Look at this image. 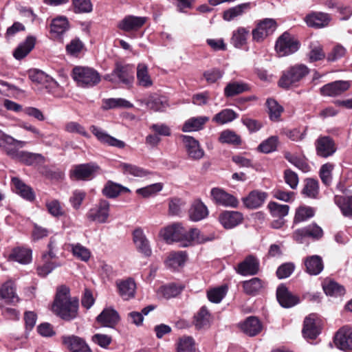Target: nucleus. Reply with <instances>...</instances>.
Wrapping results in <instances>:
<instances>
[{
    "instance_id": "f257e3e1",
    "label": "nucleus",
    "mask_w": 352,
    "mask_h": 352,
    "mask_svg": "<svg viewBox=\"0 0 352 352\" xmlns=\"http://www.w3.org/2000/svg\"><path fill=\"white\" fill-rule=\"evenodd\" d=\"M25 145L26 142L15 140L0 130V147L10 158L27 166H36L44 162L45 158L41 154L19 151Z\"/></svg>"
},
{
    "instance_id": "f03ea898",
    "label": "nucleus",
    "mask_w": 352,
    "mask_h": 352,
    "mask_svg": "<svg viewBox=\"0 0 352 352\" xmlns=\"http://www.w3.org/2000/svg\"><path fill=\"white\" fill-rule=\"evenodd\" d=\"M78 300H72L69 298V289L65 285H61L57 289L53 303V310L62 319L70 320L77 314Z\"/></svg>"
},
{
    "instance_id": "7ed1b4c3",
    "label": "nucleus",
    "mask_w": 352,
    "mask_h": 352,
    "mask_svg": "<svg viewBox=\"0 0 352 352\" xmlns=\"http://www.w3.org/2000/svg\"><path fill=\"white\" fill-rule=\"evenodd\" d=\"M309 73V69L303 64H296L286 69L279 80L280 87L288 89L297 86L298 82Z\"/></svg>"
},
{
    "instance_id": "20e7f679",
    "label": "nucleus",
    "mask_w": 352,
    "mask_h": 352,
    "mask_svg": "<svg viewBox=\"0 0 352 352\" xmlns=\"http://www.w3.org/2000/svg\"><path fill=\"white\" fill-rule=\"evenodd\" d=\"M299 48V43L289 33L284 32L276 41L275 50L278 56L290 55Z\"/></svg>"
},
{
    "instance_id": "39448f33",
    "label": "nucleus",
    "mask_w": 352,
    "mask_h": 352,
    "mask_svg": "<svg viewBox=\"0 0 352 352\" xmlns=\"http://www.w3.org/2000/svg\"><path fill=\"white\" fill-rule=\"evenodd\" d=\"M277 28V23L273 19L266 18L259 21L256 28L252 30V40L257 43L264 41L268 36L272 34Z\"/></svg>"
},
{
    "instance_id": "423d86ee",
    "label": "nucleus",
    "mask_w": 352,
    "mask_h": 352,
    "mask_svg": "<svg viewBox=\"0 0 352 352\" xmlns=\"http://www.w3.org/2000/svg\"><path fill=\"white\" fill-rule=\"evenodd\" d=\"M322 236V229L316 223H311L295 230L293 233L292 238L298 243H304L307 238H310L313 240H319Z\"/></svg>"
},
{
    "instance_id": "0eeeda50",
    "label": "nucleus",
    "mask_w": 352,
    "mask_h": 352,
    "mask_svg": "<svg viewBox=\"0 0 352 352\" xmlns=\"http://www.w3.org/2000/svg\"><path fill=\"white\" fill-rule=\"evenodd\" d=\"M179 246L182 248H186L192 245L194 243H203L207 241H212L213 236H206L199 230L197 228H191L187 231L183 228V232H182Z\"/></svg>"
},
{
    "instance_id": "6e6552de",
    "label": "nucleus",
    "mask_w": 352,
    "mask_h": 352,
    "mask_svg": "<svg viewBox=\"0 0 352 352\" xmlns=\"http://www.w3.org/2000/svg\"><path fill=\"white\" fill-rule=\"evenodd\" d=\"M104 79L114 83H122L128 87H131L134 81L132 72H130L126 66L116 65L113 72L104 76Z\"/></svg>"
},
{
    "instance_id": "1a4fd4ad",
    "label": "nucleus",
    "mask_w": 352,
    "mask_h": 352,
    "mask_svg": "<svg viewBox=\"0 0 352 352\" xmlns=\"http://www.w3.org/2000/svg\"><path fill=\"white\" fill-rule=\"evenodd\" d=\"M210 197L212 201L217 205L234 208L238 207V199L222 188H212L210 191Z\"/></svg>"
},
{
    "instance_id": "9d476101",
    "label": "nucleus",
    "mask_w": 352,
    "mask_h": 352,
    "mask_svg": "<svg viewBox=\"0 0 352 352\" xmlns=\"http://www.w3.org/2000/svg\"><path fill=\"white\" fill-rule=\"evenodd\" d=\"M316 152L318 156L327 158L332 156L336 151L337 147L330 136H320L315 142Z\"/></svg>"
},
{
    "instance_id": "9b49d317",
    "label": "nucleus",
    "mask_w": 352,
    "mask_h": 352,
    "mask_svg": "<svg viewBox=\"0 0 352 352\" xmlns=\"http://www.w3.org/2000/svg\"><path fill=\"white\" fill-rule=\"evenodd\" d=\"M259 267L260 263L258 259L253 255H249L238 264L236 271L239 274L244 276H253L258 274Z\"/></svg>"
},
{
    "instance_id": "f8f14e48",
    "label": "nucleus",
    "mask_w": 352,
    "mask_h": 352,
    "mask_svg": "<svg viewBox=\"0 0 352 352\" xmlns=\"http://www.w3.org/2000/svg\"><path fill=\"white\" fill-rule=\"evenodd\" d=\"M109 202L104 199H100L96 206L91 210L89 218L97 223H104L109 218Z\"/></svg>"
},
{
    "instance_id": "ddd939ff",
    "label": "nucleus",
    "mask_w": 352,
    "mask_h": 352,
    "mask_svg": "<svg viewBox=\"0 0 352 352\" xmlns=\"http://www.w3.org/2000/svg\"><path fill=\"white\" fill-rule=\"evenodd\" d=\"M181 138L189 158L198 160L204 157V151L197 140L189 135H182Z\"/></svg>"
},
{
    "instance_id": "4468645a",
    "label": "nucleus",
    "mask_w": 352,
    "mask_h": 352,
    "mask_svg": "<svg viewBox=\"0 0 352 352\" xmlns=\"http://www.w3.org/2000/svg\"><path fill=\"white\" fill-rule=\"evenodd\" d=\"M116 286L119 296L124 300H129L135 297L136 284L133 278L118 280Z\"/></svg>"
},
{
    "instance_id": "2eb2a0df",
    "label": "nucleus",
    "mask_w": 352,
    "mask_h": 352,
    "mask_svg": "<svg viewBox=\"0 0 352 352\" xmlns=\"http://www.w3.org/2000/svg\"><path fill=\"white\" fill-rule=\"evenodd\" d=\"M335 344L341 350L352 349V328L345 326L336 333L334 338Z\"/></svg>"
},
{
    "instance_id": "dca6fc26",
    "label": "nucleus",
    "mask_w": 352,
    "mask_h": 352,
    "mask_svg": "<svg viewBox=\"0 0 352 352\" xmlns=\"http://www.w3.org/2000/svg\"><path fill=\"white\" fill-rule=\"evenodd\" d=\"M133 241L139 252L146 257L152 254L149 241L147 239L142 229L138 228L133 232Z\"/></svg>"
},
{
    "instance_id": "f3484780",
    "label": "nucleus",
    "mask_w": 352,
    "mask_h": 352,
    "mask_svg": "<svg viewBox=\"0 0 352 352\" xmlns=\"http://www.w3.org/2000/svg\"><path fill=\"white\" fill-rule=\"evenodd\" d=\"M243 220V214L238 211L225 210L219 216L220 223L226 229H232L242 223Z\"/></svg>"
},
{
    "instance_id": "a211bd4d",
    "label": "nucleus",
    "mask_w": 352,
    "mask_h": 352,
    "mask_svg": "<svg viewBox=\"0 0 352 352\" xmlns=\"http://www.w3.org/2000/svg\"><path fill=\"white\" fill-rule=\"evenodd\" d=\"M276 298L279 304L285 308H290L300 302L299 298L291 293L283 285H280L276 289Z\"/></svg>"
},
{
    "instance_id": "6ab92c4d",
    "label": "nucleus",
    "mask_w": 352,
    "mask_h": 352,
    "mask_svg": "<svg viewBox=\"0 0 352 352\" xmlns=\"http://www.w3.org/2000/svg\"><path fill=\"white\" fill-rule=\"evenodd\" d=\"M11 184L14 192L24 199L29 201H33L35 199V193L33 189L25 184L20 178L17 177H12Z\"/></svg>"
},
{
    "instance_id": "aec40b11",
    "label": "nucleus",
    "mask_w": 352,
    "mask_h": 352,
    "mask_svg": "<svg viewBox=\"0 0 352 352\" xmlns=\"http://www.w3.org/2000/svg\"><path fill=\"white\" fill-rule=\"evenodd\" d=\"M183 228L181 223H173L161 229L159 234L168 243L173 242L179 243Z\"/></svg>"
},
{
    "instance_id": "412c9836",
    "label": "nucleus",
    "mask_w": 352,
    "mask_h": 352,
    "mask_svg": "<svg viewBox=\"0 0 352 352\" xmlns=\"http://www.w3.org/2000/svg\"><path fill=\"white\" fill-rule=\"evenodd\" d=\"M267 197V193L254 190L251 191L246 197L242 198L243 205L249 209L260 208Z\"/></svg>"
},
{
    "instance_id": "4be33fe9",
    "label": "nucleus",
    "mask_w": 352,
    "mask_h": 352,
    "mask_svg": "<svg viewBox=\"0 0 352 352\" xmlns=\"http://www.w3.org/2000/svg\"><path fill=\"white\" fill-rule=\"evenodd\" d=\"M350 87L349 82L344 80H337L327 84L320 88L322 96L334 97L342 94Z\"/></svg>"
},
{
    "instance_id": "5701e85b",
    "label": "nucleus",
    "mask_w": 352,
    "mask_h": 352,
    "mask_svg": "<svg viewBox=\"0 0 352 352\" xmlns=\"http://www.w3.org/2000/svg\"><path fill=\"white\" fill-rule=\"evenodd\" d=\"M63 344L71 352H88V345L85 340L76 336H62Z\"/></svg>"
},
{
    "instance_id": "b1692460",
    "label": "nucleus",
    "mask_w": 352,
    "mask_h": 352,
    "mask_svg": "<svg viewBox=\"0 0 352 352\" xmlns=\"http://www.w3.org/2000/svg\"><path fill=\"white\" fill-rule=\"evenodd\" d=\"M145 16H136L127 15L118 24V28L125 32L138 30L141 28L146 22Z\"/></svg>"
},
{
    "instance_id": "393cba45",
    "label": "nucleus",
    "mask_w": 352,
    "mask_h": 352,
    "mask_svg": "<svg viewBox=\"0 0 352 352\" xmlns=\"http://www.w3.org/2000/svg\"><path fill=\"white\" fill-rule=\"evenodd\" d=\"M138 101L154 111H163L168 107L166 98L157 94H152L148 98L140 99Z\"/></svg>"
},
{
    "instance_id": "a878e982",
    "label": "nucleus",
    "mask_w": 352,
    "mask_h": 352,
    "mask_svg": "<svg viewBox=\"0 0 352 352\" xmlns=\"http://www.w3.org/2000/svg\"><path fill=\"white\" fill-rule=\"evenodd\" d=\"M91 132L101 143L119 148H122L125 146L124 142L111 136L101 128L92 126Z\"/></svg>"
},
{
    "instance_id": "bb28decb",
    "label": "nucleus",
    "mask_w": 352,
    "mask_h": 352,
    "mask_svg": "<svg viewBox=\"0 0 352 352\" xmlns=\"http://www.w3.org/2000/svg\"><path fill=\"white\" fill-rule=\"evenodd\" d=\"M97 322L103 327H113L120 320V316L118 311L109 307L104 308L97 316Z\"/></svg>"
},
{
    "instance_id": "cd10ccee",
    "label": "nucleus",
    "mask_w": 352,
    "mask_h": 352,
    "mask_svg": "<svg viewBox=\"0 0 352 352\" xmlns=\"http://www.w3.org/2000/svg\"><path fill=\"white\" fill-rule=\"evenodd\" d=\"M0 299L4 300L6 304L15 305L20 298L16 294L14 284L12 281H6L0 287Z\"/></svg>"
},
{
    "instance_id": "c85d7f7f",
    "label": "nucleus",
    "mask_w": 352,
    "mask_h": 352,
    "mask_svg": "<svg viewBox=\"0 0 352 352\" xmlns=\"http://www.w3.org/2000/svg\"><path fill=\"white\" fill-rule=\"evenodd\" d=\"M331 20L330 16L324 12H313L305 16V21L309 27L322 28L327 26Z\"/></svg>"
},
{
    "instance_id": "c756f323",
    "label": "nucleus",
    "mask_w": 352,
    "mask_h": 352,
    "mask_svg": "<svg viewBox=\"0 0 352 352\" xmlns=\"http://www.w3.org/2000/svg\"><path fill=\"white\" fill-rule=\"evenodd\" d=\"M239 327L244 333L252 337L258 334L263 327L258 318L249 316L239 324Z\"/></svg>"
},
{
    "instance_id": "7c9ffc66",
    "label": "nucleus",
    "mask_w": 352,
    "mask_h": 352,
    "mask_svg": "<svg viewBox=\"0 0 352 352\" xmlns=\"http://www.w3.org/2000/svg\"><path fill=\"white\" fill-rule=\"evenodd\" d=\"M32 250L25 247H15L8 255L9 261H16L21 264L30 263L32 261Z\"/></svg>"
},
{
    "instance_id": "2f4dec72",
    "label": "nucleus",
    "mask_w": 352,
    "mask_h": 352,
    "mask_svg": "<svg viewBox=\"0 0 352 352\" xmlns=\"http://www.w3.org/2000/svg\"><path fill=\"white\" fill-rule=\"evenodd\" d=\"M302 332L305 338L312 340L320 333L319 325L316 322L315 314H310L305 318Z\"/></svg>"
},
{
    "instance_id": "473e14b6",
    "label": "nucleus",
    "mask_w": 352,
    "mask_h": 352,
    "mask_svg": "<svg viewBox=\"0 0 352 352\" xmlns=\"http://www.w3.org/2000/svg\"><path fill=\"white\" fill-rule=\"evenodd\" d=\"M304 263L306 272L310 275H318L324 269L322 258L318 255L306 257Z\"/></svg>"
},
{
    "instance_id": "72a5a7b5",
    "label": "nucleus",
    "mask_w": 352,
    "mask_h": 352,
    "mask_svg": "<svg viewBox=\"0 0 352 352\" xmlns=\"http://www.w3.org/2000/svg\"><path fill=\"white\" fill-rule=\"evenodd\" d=\"M249 34L248 28L239 27L232 32L230 43L234 47L241 49L247 45Z\"/></svg>"
},
{
    "instance_id": "f704fd0d",
    "label": "nucleus",
    "mask_w": 352,
    "mask_h": 352,
    "mask_svg": "<svg viewBox=\"0 0 352 352\" xmlns=\"http://www.w3.org/2000/svg\"><path fill=\"white\" fill-rule=\"evenodd\" d=\"M36 38L33 36H28L25 40L19 45L14 50L13 56L16 60H21L25 58L34 47Z\"/></svg>"
},
{
    "instance_id": "c9c22d12",
    "label": "nucleus",
    "mask_w": 352,
    "mask_h": 352,
    "mask_svg": "<svg viewBox=\"0 0 352 352\" xmlns=\"http://www.w3.org/2000/svg\"><path fill=\"white\" fill-rule=\"evenodd\" d=\"M69 28V21L65 16L54 19L50 25V34L53 38H59Z\"/></svg>"
},
{
    "instance_id": "e433bc0d",
    "label": "nucleus",
    "mask_w": 352,
    "mask_h": 352,
    "mask_svg": "<svg viewBox=\"0 0 352 352\" xmlns=\"http://www.w3.org/2000/svg\"><path fill=\"white\" fill-rule=\"evenodd\" d=\"M251 8L250 3H243L232 7L223 12V19L226 21H232L243 15Z\"/></svg>"
},
{
    "instance_id": "4c0bfd02",
    "label": "nucleus",
    "mask_w": 352,
    "mask_h": 352,
    "mask_svg": "<svg viewBox=\"0 0 352 352\" xmlns=\"http://www.w3.org/2000/svg\"><path fill=\"white\" fill-rule=\"evenodd\" d=\"M208 215L206 206L200 200L195 201L189 210V217L193 221H199Z\"/></svg>"
},
{
    "instance_id": "58836bf2",
    "label": "nucleus",
    "mask_w": 352,
    "mask_h": 352,
    "mask_svg": "<svg viewBox=\"0 0 352 352\" xmlns=\"http://www.w3.org/2000/svg\"><path fill=\"white\" fill-rule=\"evenodd\" d=\"M209 120L208 116L192 117L187 120L182 126L184 132L197 131L203 129L204 124Z\"/></svg>"
},
{
    "instance_id": "ea45409f",
    "label": "nucleus",
    "mask_w": 352,
    "mask_h": 352,
    "mask_svg": "<svg viewBox=\"0 0 352 352\" xmlns=\"http://www.w3.org/2000/svg\"><path fill=\"white\" fill-rule=\"evenodd\" d=\"M119 168L124 175H129L136 177H144L151 174L150 171L135 164L121 163Z\"/></svg>"
},
{
    "instance_id": "a19ab883",
    "label": "nucleus",
    "mask_w": 352,
    "mask_h": 352,
    "mask_svg": "<svg viewBox=\"0 0 352 352\" xmlns=\"http://www.w3.org/2000/svg\"><path fill=\"white\" fill-rule=\"evenodd\" d=\"M137 83L144 88L153 85V80L148 74V67L144 63H139L137 66Z\"/></svg>"
},
{
    "instance_id": "79ce46f5",
    "label": "nucleus",
    "mask_w": 352,
    "mask_h": 352,
    "mask_svg": "<svg viewBox=\"0 0 352 352\" xmlns=\"http://www.w3.org/2000/svg\"><path fill=\"white\" fill-rule=\"evenodd\" d=\"M130 192L131 190L128 188L112 181H108L102 189L103 195L108 198H116L121 192Z\"/></svg>"
},
{
    "instance_id": "37998d69",
    "label": "nucleus",
    "mask_w": 352,
    "mask_h": 352,
    "mask_svg": "<svg viewBox=\"0 0 352 352\" xmlns=\"http://www.w3.org/2000/svg\"><path fill=\"white\" fill-rule=\"evenodd\" d=\"M243 291L248 295L255 296L264 287L265 282L254 277L242 283Z\"/></svg>"
},
{
    "instance_id": "c03bdc74",
    "label": "nucleus",
    "mask_w": 352,
    "mask_h": 352,
    "mask_svg": "<svg viewBox=\"0 0 352 352\" xmlns=\"http://www.w3.org/2000/svg\"><path fill=\"white\" fill-rule=\"evenodd\" d=\"M187 254L186 252L179 251L170 252L166 258V265L173 270H176L186 262Z\"/></svg>"
},
{
    "instance_id": "a18cd8bd",
    "label": "nucleus",
    "mask_w": 352,
    "mask_h": 352,
    "mask_svg": "<svg viewBox=\"0 0 352 352\" xmlns=\"http://www.w3.org/2000/svg\"><path fill=\"white\" fill-rule=\"evenodd\" d=\"M322 288L327 296L337 297L345 294L344 287L332 280H325L322 283Z\"/></svg>"
},
{
    "instance_id": "49530a36",
    "label": "nucleus",
    "mask_w": 352,
    "mask_h": 352,
    "mask_svg": "<svg viewBox=\"0 0 352 352\" xmlns=\"http://www.w3.org/2000/svg\"><path fill=\"white\" fill-rule=\"evenodd\" d=\"M334 201L344 216L352 217V196L343 197L336 195Z\"/></svg>"
},
{
    "instance_id": "de8ad7c7",
    "label": "nucleus",
    "mask_w": 352,
    "mask_h": 352,
    "mask_svg": "<svg viewBox=\"0 0 352 352\" xmlns=\"http://www.w3.org/2000/svg\"><path fill=\"white\" fill-rule=\"evenodd\" d=\"M28 76L30 79L38 84L50 83V85H56V82L52 79L50 76L47 75L45 72L37 69H32L28 71Z\"/></svg>"
},
{
    "instance_id": "09e8293b",
    "label": "nucleus",
    "mask_w": 352,
    "mask_h": 352,
    "mask_svg": "<svg viewBox=\"0 0 352 352\" xmlns=\"http://www.w3.org/2000/svg\"><path fill=\"white\" fill-rule=\"evenodd\" d=\"M72 76L78 86H88V67L76 66L72 69Z\"/></svg>"
},
{
    "instance_id": "8fccbe9b",
    "label": "nucleus",
    "mask_w": 352,
    "mask_h": 352,
    "mask_svg": "<svg viewBox=\"0 0 352 352\" xmlns=\"http://www.w3.org/2000/svg\"><path fill=\"white\" fill-rule=\"evenodd\" d=\"M211 316L206 306L201 307L195 316L194 324L198 329L205 328L210 325Z\"/></svg>"
},
{
    "instance_id": "3c124183",
    "label": "nucleus",
    "mask_w": 352,
    "mask_h": 352,
    "mask_svg": "<svg viewBox=\"0 0 352 352\" xmlns=\"http://www.w3.org/2000/svg\"><path fill=\"white\" fill-rule=\"evenodd\" d=\"M248 89V86L243 82H232L224 88L225 96L230 98L243 93Z\"/></svg>"
},
{
    "instance_id": "603ef678",
    "label": "nucleus",
    "mask_w": 352,
    "mask_h": 352,
    "mask_svg": "<svg viewBox=\"0 0 352 352\" xmlns=\"http://www.w3.org/2000/svg\"><path fill=\"white\" fill-rule=\"evenodd\" d=\"M267 208L270 214L274 217L283 219L288 214L289 206L288 205L280 204L274 201H270Z\"/></svg>"
},
{
    "instance_id": "864d4df0",
    "label": "nucleus",
    "mask_w": 352,
    "mask_h": 352,
    "mask_svg": "<svg viewBox=\"0 0 352 352\" xmlns=\"http://www.w3.org/2000/svg\"><path fill=\"white\" fill-rule=\"evenodd\" d=\"M195 341L191 336L181 337L177 344V352H195Z\"/></svg>"
},
{
    "instance_id": "5fc2aeb1",
    "label": "nucleus",
    "mask_w": 352,
    "mask_h": 352,
    "mask_svg": "<svg viewBox=\"0 0 352 352\" xmlns=\"http://www.w3.org/2000/svg\"><path fill=\"white\" fill-rule=\"evenodd\" d=\"M237 118V113L232 109H225L217 113L212 118V121L219 124H224L233 121Z\"/></svg>"
},
{
    "instance_id": "6e6d98bb",
    "label": "nucleus",
    "mask_w": 352,
    "mask_h": 352,
    "mask_svg": "<svg viewBox=\"0 0 352 352\" xmlns=\"http://www.w3.org/2000/svg\"><path fill=\"white\" fill-rule=\"evenodd\" d=\"M228 287L222 285L218 287L210 289L207 292L208 300L214 303H219L226 295Z\"/></svg>"
},
{
    "instance_id": "4d7b16f0",
    "label": "nucleus",
    "mask_w": 352,
    "mask_h": 352,
    "mask_svg": "<svg viewBox=\"0 0 352 352\" xmlns=\"http://www.w3.org/2000/svg\"><path fill=\"white\" fill-rule=\"evenodd\" d=\"M119 107L131 108L133 104L129 101L123 98H109L103 101V108L105 109Z\"/></svg>"
},
{
    "instance_id": "13d9d810",
    "label": "nucleus",
    "mask_w": 352,
    "mask_h": 352,
    "mask_svg": "<svg viewBox=\"0 0 352 352\" xmlns=\"http://www.w3.org/2000/svg\"><path fill=\"white\" fill-rule=\"evenodd\" d=\"M266 104L270 120L278 121L283 111V108L275 100L272 98L267 99Z\"/></svg>"
},
{
    "instance_id": "bf43d9fd",
    "label": "nucleus",
    "mask_w": 352,
    "mask_h": 352,
    "mask_svg": "<svg viewBox=\"0 0 352 352\" xmlns=\"http://www.w3.org/2000/svg\"><path fill=\"white\" fill-rule=\"evenodd\" d=\"M220 142L233 145H239L241 144V138L235 132L230 130L222 131L219 138Z\"/></svg>"
},
{
    "instance_id": "052dcab7",
    "label": "nucleus",
    "mask_w": 352,
    "mask_h": 352,
    "mask_svg": "<svg viewBox=\"0 0 352 352\" xmlns=\"http://www.w3.org/2000/svg\"><path fill=\"white\" fill-rule=\"evenodd\" d=\"M314 216V210L309 206H300L297 208L294 219L295 223L307 221Z\"/></svg>"
},
{
    "instance_id": "680f3d73",
    "label": "nucleus",
    "mask_w": 352,
    "mask_h": 352,
    "mask_svg": "<svg viewBox=\"0 0 352 352\" xmlns=\"http://www.w3.org/2000/svg\"><path fill=\"white\" fill-rule=\"evenodd\" d=\"M278 143V138L271 136L263 141L258 146V150L264 153H270L276 151Z\"/></svg>"
},
{
    "instance_id": "e2e57ef3",
    "label": "nucleus",
    "mask_w": 352,
    "mask_h": 352,
    "mask_svg": "<svg viewBox=\"0 0 352 352\" xmlns=\"http://www.w3.org/2000/svg\"><path fill=\"white\" fill-rule=\"evenodd\" d=\"M285 157L288 162L294 165L298 169L301 170L302 172L307 173L310 170V166L305 160L294 155L289 153H286L285 154Z\"/></svg>"
},
{
    "instance_id": "0e129e2a",
    "label": "nucleus",
    "mask_w": 352,
    "mask_h": 352,
    "mask_svg": "<svg viewBox=\"0 0 352 352\" xmlns=\"http://www.w3.org/2000/svg\"><path fill=\"white\" fill-rule=\"evenodd\" d=\"M163 188L162 183H155L136 190V193L143 197H148L155 195Z\"/></svg>"
},
{
    "instance_id": "69168bd1",
    "label": "nucleus",
    "mask_w": 352,
    "mask_h": 352,
    "mask_svg": "<svg viewBox=\"0 0 352 352\" xmlns=\"http://www.w3.org/2000/svg\"><path fill=\"white\" fill-rule=\"evenodd\" d=\"M302 193L306 197L315 198L318 193V182L314 179H307Z\"/></svg>"
},
{
    "instance_id": "338daca9",
    "label": "nucleus",
    "mask_w": 352,
    "mask_h": 352,
    "mask_svg": "<svg viewBox=\"0 0 352 352\" xmlns=\"http://www.w3.org/2000/svg\"><path fill=\"white\" fill-rule=\"evenodd\" d=\"M70 177L75 180L88 179V164H79L71 171Z\"/></svg>"
},
{
    "instance_id": "774afa93",
    "label": "nucleus",
    "mask_w": 352,
    "mask_h": 352,
    "mask_svg": "<svg viewBox=\"0 0 352 352\" xmlns=\"http://www.w3.org/2000/svg\"><path fill=\"white\" fill-rule=\"evenodd\" d=\"M183 287L176 284H169L160 287V292L166 298H170L177 296L181 293Z\"/></svg>"
}]
</instances>
